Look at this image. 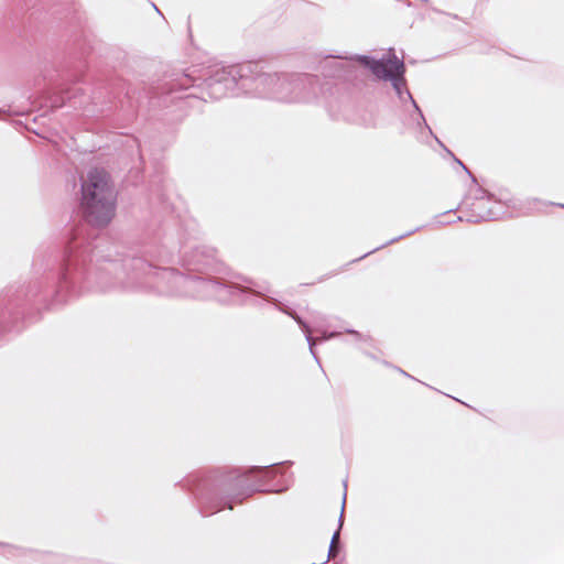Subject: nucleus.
<instances>
[{
  "instance_id": "1",
  "label": "nucleus",
  "mask_w": 564,
  "mask_h": 564,
  "mask_svg": "<svg viewBox=\"0 0 564 564\" xmlns=\"http://www.w3.org/2000/svg\"><path fill=\"white\" fill-rule=\"evenodd\" d=\"M116 195L107 173L93 170L83 181L80 210L93 225L107 224L115 214Z\"/></svg>"
},
{
  "instance_id": "2",
  "label": "nucleus",
  "mask_w": 564,
  "mask_h": 564,
  "mask_svg": "<svg viewBox=\"0 0 564 564\" xmlns=\"http://www.w3.org/2000/svg\"><path fill=\"white\" fill-rule=\"evenodd\" d=\"M364 62L377 77L390 79L398 95L401 96L403 86L402 75L404 72L403 61L393 55L387 61H370L368 57H364Z\"/></svg>"
},
{
  "instance_id": "3",
  "label": "nucleus",
  "mask_w": 564,
  "mask_h": 564,
  "mask_svg": "<svg viewBox=\"0 0 564 564\" xmlns=\"http://www.w3.org/2000/svg\"><path fill=\"white\" fill-rule=\"evenodd\" d=\"M338 539H339V530H337L333 538H332V541H330V545H329V551H328V558H333L337 555L338 553V546H337V543H338Z\"/></svg>"
},
{
  "instance_id": "4",
  "label": "nucleus",
  "mask_w": 564,
  "mask_h": 564,
  "mask_svg": "<svg viewBox=\"0 0 564 564\" xmlns=\"http://www.w3.org/2000/svg\"><path fill=\"white\" fill-rule=\"evenodd\" d=\"M490 217H491L490 215H481V216H479V218H480V219H484V220H485V219H489Z\"/></svg>"
},
{
  "instance_id": "5",
  "label": "nucleus",
  "mask_w": 564,
  "mask_h": 564,
  "mask_svg": "<svg viewBox=\"0 0 564 564\" xmlns=\"http://www.w3.org/2000/svg\"><path fill=\"white\" fill-rule=\"evenodd\" d=\"M307 340H308V341H312V338H311V336H310V335L307 336ZM310 344L312 345V343H310Z\"/></svg>"
}]
</instances>
